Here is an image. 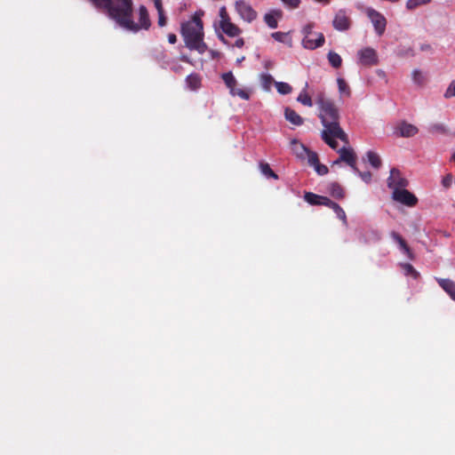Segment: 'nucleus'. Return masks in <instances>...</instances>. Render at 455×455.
Instances as JSON below:
<instances>
[{
    "label": "nucleus",
    "mask_w": 455,
    "mask_h": 455,
    "mask_svg": "<svg viewBox=\"0 0 455 455\" xmlns=\"http://www.w3.org/2000/svg\"><path fill=\"white\" fill-rule=\"evenodd\" d=\"M172 70L177 74H181L183 70V67L180 64H174L172 68Z\"/></svg>",
    "instance_id": "09e8293b"
},
{
    "label": "nucleus",
    "mask_w": 455,
    "mask_h": 455,
    "mask_svg": "<svg viewBox=\"0 0 455 455\" xmlns=\"http://www.w3.org/2000/svg\"><path fill=\"white\" fill-rule=\"evenodd\" d=\"M291 151L296 155L297 157L300 159H304L306 157V153L308 148L302 143H300L297 139H292L290 142Z\"/></svg>",
    "instance_id": "dca6fc26"
},
{
    "label": "nucleus",
    "mask_w": 455,
    "mask_h": 455,
    "mask_svg": "<svg viewBox=\"0 0 455 455\" xmlns=\"http://www.w3.org/2000/svg\"><path fill=\"white\" fill-rule=\"evenodd\" d=\"M155 6H156L158 13L164 12L161 0H155Z\"/></svg>",
    "instance_id": "8fccbe9b"
},
{
    "label": "nucleus",
    "mask_w": 455,
    "mask_h": 455,
    "mask_svg": "<svg viewBox=\"0 0 455 455\" xmlns=\"http://www.w3.org/2000/svg\"><path fill=\"white\" fill-rule=\"evenodd\" d=\"M220 16L221 18V20H229L228 14L227 12L226 7H221L220 10Z\"/></svg>",
    "instance_id": "49530a36"
},
{
    "label": "nucleus",
    "mask_w": 455,
    "mask_h": 455,
    "mask_svg": "<svg viewBox=\"0 0 455 455\" xmlns=\"http://www.w3.org/2000/svg\"><path fill=\"white\" fill-rule=\"evenodd\" d=\"M283 4L291 9H296L300 4V0H281Z\"/></svg>",
    "instance_id": "58836bf2"
},
{
    "label": "nucleus",
    "mask_w": 455,
    "mask_h": 455,
    "mask_svg": "<svg viewBox=\"0 0 455 455\" xmlns=\"http://www.w3.org/2000/svg\"><path fill=\"white\" fill-rule=\"evenodd\" d=\"M327 59L330 65L334 68H339L342 65V59L340 55L333 51H330L328 52Z\"/></svg>",
    "instance_id": "b1692460"
},
{
    "label": "nucleus",
    "mask_w": 455,
    "mask_h": 455,
    "mask_svg": "<svg viewBox=\"0 0 455 455\" xmlns=\"http://www.w3.org/2000/svg\"><path fill=\"white\" fill-rule=\"evenodd\" d=\"M391 237L399 244L404 254H406V256L409 259H413L412 251H411V248L408 246L405 240L398 233H396L395 231H393L391 233Z\"/></svg>",
    "instance_id": "a211bd4d"
},
{
    "label": "nucleus",
    "mask_w": 455,
    "mask_h": 455,
    "mask_svg": "<svg viewBox=\"0 0 455 455\" xmlns=\"http://www.w3.org/2000/svg\"><path fill=\"white\" fill-rule=\"evenodd\" d=\"M315 170L319 175H325L329 172L328 167L324 164H320V162L318 163V164L315 166Z\"/></svg>",
    "instance_id": "a19ab883"
},
{
    "label": "nucleus",
    "mask_w": 455,
    "mask_h": 455,
    "mask_svg": "<svg viewBox=\"0 0 455 455\" xmlns=\"http://www.w3.org/2000/svg\"><path fill=\"white\" fill-rule=\"evenodd\" d=\"M412 80L419 86H424L427 83V76L419 69L412 71Z\"/></svg>",
    "instance_id": "c756f323"
},
{
    "label": "nucleus",
    "mask_w": 455,
    "mask_h": 455,
    "mask_svg": "<svg viewBox=\"0 0 455 455\" xmlns=\"http://www.w3.org/2000/svg\"><path fill=\"white\" fill-rule=\"evenodd\" d=\"M341 162H342V160H340V156H339L337 160H335V161L333 162V165H335V164H339Z\"/></svg>",
    "instance_id": "5fc2aeb1"
},
{
    "label": "nucleus",
    "mask_w": 455,
    "mask_h": 455,
    "mask_svg": "<svg viewBox=\"0 0 455 455\" xmlns=\"http://www.w3.org/2000/svg\"><path fill=\"white\" fill-rule=\"evenodd\" d=\"M354 172H356L366 183H369L371 180V173L370 172H361L358 169Z\"/></svg>",
    "instance_id": "ea45409f"
},
{
    "label": "nucleus",
    "mask_w": 455,
    "mask_h": 455,
    "mask_svg": "<svg viewBox=\"0 0 455 455\" xmlns=\"http://www.w3.org/2000/svg\"><path fill=\"white\" fill-rule=\"evenodd\" d=\"M220 38H221V40H222L223 42H225V43H226V40H225V38H224V36H220Z\"/></svg>",
    "instance_id": "052dcab7"
},
{
    "label": "nucleus",
    "mask_w": 455,
    "mask_h": 455,
    "mask_svg": "<svg viewBox=\"0 0 455 455\" xmlns=\"http://www.w3.org/2000/svg\"><path fill=\"white\" fill-rule=\"evenodd\" d=\"M402 268L404 271V274L406 275H411L413 278H417L419 276V273L417 270L413 267V266L410 263H403L401 264Z\"/></svg>",
    "instance_id": "72a5a7b5"
},
{
    "label": "nucleus",
    "mask_w": 455,
    "mask_h": 455,
    "mask_svg": "<svg viewBox=\"0 0 455 455\" xmlns=\"http://www.w3.org/2000/svg\"><path fill=\"white\" fill-rule=\"evenodd\" d=\"M329 193L336 199H342L345 196L344 188L337 182H332L329 185Z\"/></svg>",
    "instance_id": "4be33fe9"
},
{
    "label": "nucleus",
    "mask_w": 455,
    "mask_h": 455,
    "mask_svg": "<svg viewBox=\"0 0 455 455\" xmlns=\"http://www.w3.org/2000/svg\"><path fill=\"white\" fill-rule=\"evenodd\" d=\"M180 60H182V61H184V62H188V63H190L189 59H188V56H186V55H181V56H180Z\"/></svg>",
    "instance_id": "864d4df0"
},
{
    "label": "nucleus",
    "mask_w": 455,
    "mask_h": 455,
    "mask_svg": "<svg viewBox=\"0 0 455 455\" xmlns=\"http://www.w3.org/2000/svg\"><path fill=\"white\" fill-rule=\"evenodd\" d=\"M306 156L307 157L308 164L312 166H315L319 163L318 155L311 150H307L306 153Z\"/></svg>",
    "instance_id": "c9c22d12"
},
{
    "label": "nucleus",
    "mask_w": 455,
    "mask_h": 455,
    "mask_svg": "<svg viewBox=\"0 0 455 455\" xmlns=\"http://www.w3.org/2000/svg\"><path fill=\"white\" fill-rule=\"evenodd\" d=\"M451 160L455 162V152L452 154L451 157Z\"/></svg>",
    "instance_id": "13d9d810"
},
{
    "label": "nucleus",
    "mask_w": 455,
    "mask_h": 455,
    "mask_svg": "<svg viewBox=\"0 0 455 455\" xmlns=\"http://www.w3.org/2000/svg\"><path fill=\"white\" fill-rule=\"evenodd\" d=\"M387 182L388 188L393 189V191L395 189L405 188L409 184L408 180L403 177L401 172L396 168L391 169L390 175L387 178Z\"/></svg>",
    "instance_id": "423d86ee"
},
{
    "label": "nucleus",
    "mask_w": 455,
    "mask_h": 455,
    "mask_svg": "<svg viewBox=\"0 0 455 455\" xmlns=\"http://www.w3.org/2000/svg\"><path fill=\"white\" fill-rule=\"evenodd\" d=\"M259 166L263 175H265L267 178L278 180V175L271 169L268 164L261 162L259 163Z\"/></svg>",
    "instance_id": "cd10ccee"
},
{
    "label": "nucleus",
    "mask_w": 455,
    "mask_h": 455,
    "mask_svg": "<svg viewBox=\"0 0 455 455\" xmlns=\"http://www.w3.org/2000/svg\"><path fill=\"white\" fill-rule=\"evenodd\" d=\"M444 97L445 98H451V97H455V82H451V84L449 85V87L447 88L445 93H444Z\"/></svg>",
    "instance_id": "79ce46f5"
},
{
    "label": "nucleus",
    "mask_w": 455,
    "mask_h": 455,
    "mask_svg": "<svg viewBox=\"0 0 455 455\" xmlns=\"http://www.w3.org/2000/svg\"><path fill=\"white\" fill-rule=\"evenodd\" d=\"M138 27L137 29H129L130 31L138 32L140 29H148L151 26L149 15L147 8L144 5H140L139 8V21L135 22Z\"/></svg>",
    "instance_id": "ddd939ff"
},
{
    "label": "nucleus",
    "mask_w": 455,
    "mask_h": 455,
    "mask_svg": "<svg viewBox=\"0 0 455 455\" xmlns=\"http://www.w3.org/2000/svg\"><path fill=\"white\" fill-rule=\"evenodd\" d=\"M367 13L368 17L370 18L371 21L374 26L376 33L379 36L383 35L387 26L386 18L381 13L373 9L368 10Z\"/></svg>",
    "instance_id": "6e6552de"
},
{
    "label": "nucleus",
    "mask_w": 455,
    "mask_h": 455,
    "mask_svg": "<svg viewBox=\"0 0 455 455\" xmlns=\"http://www.w3.org/2000/svg\"><path fill=\"white\" fill-rule=\"evenodd\" d=\"M244 44V41L243 38H238L235 42V44L234 46L237 47V48H241L243 47Z\"/></svg>",
    "instance_id": "603ef678"
},
{
    "label": "nucleus",
    "mask_w": 455,
    "mask_h": 455,
    "mask_svg": "<svg viewBox=\"0 0 455 455\" xmlns=\"http://www.w3.org/2000/svg\"><path fill=\"white\" fill-rule=\"evenodd\" d=\"M235 10L241 18L248 22H251L257 18V12L243 0L235 2Z\"/></svg>",
    "instance_id": "0eeeda50"
},
{
    "label": "nucleus",
    "mask_w": 455,
    "mask_h": 455,
    "mask_svg": "<svg viewBox=\"0 0 455 455\" xmlns=\"http://www.w3.org/2000/svg\"><path fill=\"white\" fill-rule=\"evenodd\" d=\"M282 11L273 10L264 15V21L270 28H276L278 26L277 20L282 18Z\"/></svg>",
    "instance_id": "2eb2a0df"
},
{
    "label": "nucleus",
    "mask_w": 455,
    "mask_h": 455,
    "mask_svg": "<svg viewBox=\"0 0 455 455\" xmlns=\"http://www.w3.org/2000/svg\"><path fill=\"white\" fill-rule=\"evenodd\" d=\"M186 83L191 90H196L201 86V78L198 74L193 73L187 76Z\"/></svg>",
    "instance_id": "5701e85b"
},
{
    "label": "nucleus",
    "mask_w": 455,
    "mask_h": 455,
    "mask_svg": "<svg viewBox=\"0 0 455 455\" xmlns=\"http://www.w3.org/2000/svg\"><path fill=\"white\" fill-rule=\"evenodd\" d=\"M315 103L319 107L318 117L323 126V130L321 132L322 140L332 149L338 148L336 139L348 144V136L340 127V116L335 103L326 98L323 92L317 94Z\"/></svg>",
    "instance_id": "f257e3e1"
},
{
    "label": "nucleus",
    "mask_w": 455,
    "mask_h": 455,
    "mask_svg": "<svg viewBox=\"0 0 455 455\" xmlns=\"http://www.w3.org/2000/svg\"><path fill=\"white\" fill-rule=\"evenodd\" d=\"M266 78L271 79L272 77H271V76H266Z\"/></svg>",
    "instance_id": "680f3d73"
},
{
    "label": "nucleus",
    "mask_w": 455,
    "mask_h": 455,
    "mask_svg": "<svg viewBox=\"0 0 455 455\" xmlns=\"http://www.w3.org/2000/svg\"><path fill=\"white\" fill-rule=\"evenodd\" d=\"M229 92L232 96H238L239 98L245 100H248L251 96L250 91L242 88H231V91Z\"/></svg>",
    "instance_id": "7c9ffc66"
},
{
    "label": "nucleus",
    "mask_w": 455,
    "mask_h": 455,
    "mask_svg": "<svg viewBox=\"0 0 455 455\" xmlns=\"http://www.w3.org/2000/svg\"><path fill=\"white\" fill-rule=\"evenodd\" d=\"M439 285L455 300V282L448 278L438 279Z\"/></svg>",
    "instance_id": "412c9836"
},
{
    "label": "nucleus",
    "mask_w": 455,
    "mask_h": 455,
    "mask_svg": "<svg viewBox=\"0 0 455 455\" xmlns=\"http://www.w3.org/2000/svg\"><path fill=\"white\" fill-rule=\"evenodd\" d=\"M297 100L307 107H312L313 101L311 97L303 90L298 96Z\"/></svg>",
    "instance_id": "473e14b6"
},
{
    "label": "nucleus",
    "mask_w": 455,
    "mask_h": 455,
    "mask_svg": "<svg viewBox=\"0 0 455 455\" xmlns=\"http://www.w3.org/2000/svg\"><path fill=\"white\" fill-rule=\"evenodd\" d=\"M168 41L170 44H175L177 42V36L175 34H169L168 35Z\"/></svg>",
    "instance_id": "3c124183"
},
{
    "label": "nucleus",
    "mask_w": 455,
    "mask_h": 455,
    "mask_svg": "<svg viewBox=\"0 0 455 455\" xmlns=\"http://www.w3.org/2000/svg\"><path fill=\"white\" fill-rule=\"evenodd\" d=\"M304 199L307 203H308L311 205H324L327 207H331V204L332 201L323 196H318L316 194H314L312 192H306L304 195Z\"/></svg>",
    "instance_id": "f8f14e48"
},
{
    "label": "nucleus",
    "mask_w": 455,
    "mask_h": 455,
    "mask_svg": "<svg viewBox=\"0 0 455 455\" xmlns=\"http://www.w3.org/2000/svg\"><path fill=\"white\" fill-rule=\"evenodd\" d=\"M358 62L362 66L371 67L379 63L377 52L371 47H365L357 52Z\"/></svg>",
    "instance_id": "20e7f679"
},
{
    "label": "nucleus",
    "mask_w": 455,
    "mask_h": 455,
    "mask_svg": "<svg viewBox=\"0 0 455 455\" xmlns=\"http://www.w3.org/2000/svg\"><path fill=\"white\" fill-rule=\"evenodd\" d=\"M340 160L350 166L354 171H357L356 155L352 148L343 147L338 150Z\"/></svg>",
    "instance_id": "9b49d317"
},
{
    "label": "nucleus",
    "mask_w": 455,
    "mask_h": 455,
    "mask_svg": "<svg viewBox=\"0 0 455 455\" xmlns=\"http://www.w3.org/2000/svg\"><path fill=\"white\" fill-rule=\"evenodd\" d=\"M391 237L399 244L404 254H406V256L409 259H413L412 251H411V248L408 246L405 240L398 233H396L395 231H393L391 233Z\"/></svg>",
    "instance_id": "6ab92c4d"
},
{
    "label": "nucleus",
    "mask_w": 455,
    "mask_h": 455,
    "mask_svg": "<svg viewBox=\"0 0 455 455\" xmlns=\"http://www.w3.org/2000/svg\"><path fill=\"white\" fill-rule=\"evenodd\" d=\"M325 37L323 33L314 34L313 36H304L302 44L306 49L315 50L323 45Z\"/></svg>",
    "instance_id": "9d476101"
},
{
    "label": "nucleus",
    "mask_w": 455,
    "mask_h": 455,
    "mask_svg": "<svg viewBox=\"0 0 455 455\" xmlns=\"http://www.w3.org/2000/svg\"><path fill=\"white\" fill-rule=\"evenodd\" d=\"M331 209L336 213L337 217L342 220L345 226H347V220L345 211L335 202L332 201L331 204Z\"/></svg>",
    "instance_id": "a878e982"
},
{
    "label": "nucleus",
    "mask_w": 455,
    "mask_h": 455,
    "mask_svg": "<svg viewBox=\"0 0 455 455\" xmlns=\"http://www.w3.org/2000/svg\"><path fill=\"white\" fill-rule=\"evenodd\" d=\"M428 132L432 134H447L448 128L443 124L436 123L432 124L427 128Z\"/></svg>",
    "instance_id": "bb28decb"
},
{
    "label": "nucleus",
    "mask_w": 455,
    "mask_h": 455,
    "mask_svg": "<svg viewBox=\"0 0 455 455\" xmlns=\"http://www.w3.org/2000/svg\"><path fill=\"white\" fill-rule=\"evenodd\" d=\"M271 36L277 42H281V43H283L284 42V39L285 37L287 36V34L286 33H283V32H274L272 33Z\"/></svg>",
    "instance_id": "37998d69"
},
{
    "label": "nucleus",
    "mask_w": 455,
    "mask_h": 455,
    "mask_svg": "<svg viewBox=\"0 0 455 455\" xmlns=\"http://www.w3.org/2000/svg\"><path fill=\"white\" fill-rule=\"evenodd\" d=\"M333 28L339 31H346L351 26V20L347 15L346 11L339 10L334 16L332 21Z\"/></svg>",
    "instance_id": "1a4fd4ad"
},
{
    "label": "nucleus",
    "mask_w": 455,
    "mask_h": 455,
    "mask_svg": "<svg viewBox=\"0 0 455 455\" xmlns=\"http://www.w3.org/2000/svg\"><path fill=\"white\" fill-rule=\"evenodd\" d=\"M166 24V17L164 12L158 13V25L164 27Z\"/></svg>",
    "instance_id": "a18cd8bd"
},
{
    "label": "nucleus",
    "mask_w": 455,
    "mask_h": 455,
    "mask_svg": "<svg viewBox=\"0 0 455 455\" xmlns=\"http://www.w3.org/2000/svg\"><path fill=\"white\" fill-rule=\"evenodd\" d=\"M243 60H244V57H242L241 59H238V60H237V62H238V63H240V62H242Z\"/></svg>",
    "instance_id": "bf43d9fd"
},
{
    "label": "nucleus",
    "mask_w": 455,
    "mask_h": 455,
    "mask_svg": "<svg viewBox=\"0 0 455 455\" xmlns=\"http://www.w3.org/2000/svg\"><path fill=\"white\" fill-rule=\"evenodd\" d=\"M275 88L280 94L286 95L291 92L292 87L284 82H276Z\"/></svg>",
    "instance_id": "2f4dec72"
},
{
    "label": "nucleus",
    "mask_w": 455,
    "mask_h": 455,
    "mask_svg": "<svg viewBox=\"0 0 455 455\" xmlns=\"http://www.w3.org/2000/svg\"><path fill=\"white\" fill-rule=\"evenodd\" d=\"M396 130L399 132V135L404 138L413 137L419 132V129L415 125L405 121L401 122L397 125Z\"/></svg>",
    "instance_id": "4468645a"
},
{
    "label": "nucleus",
    "mask_w": 455,
    "mask_h": 455,
    "mask_svg": "<svg viewBox=\"0 0 455 455\" xmlns=\"http://www.w3.org/2000/svg\"><path fill=\"white\" fill-rule=\"evenodd\" d=\"M392 198L393 200L408 207H413L418 204V198L416 196L406 188L395 189L393 191Z\"/></svg>",
    "instance_id": "39448f33"
},
{
    "label": "nucleus",
    "mask_w": 455,
    "mask_h": 455,
    "mask_svg": "<svg viewBox=\"0 0 455 455\" xmlns=\"http://www.w3.org/2000/svg\"><path fill=\"white\" fill-rule=\"evenodd\" d=\"M97 5L99 6H102V7H106L108 4H109V3L111 2V0H92Z\"/></svg>",
    "instance_id": "de8ad7c7"
},
{
    "label": "nucleus",
    "mask_w": 455,
    "mask_h": 455,
    "mask_svg": "<svg viewBox=\"0 0 455 455\" xmlns=\"http://www.w3.org/2000/svg\"><path fill=\"white\" fill-rule=\"evenodd\" d=\"M181 36L186 47L191 51H196L203 54L207 51V45L204 42V28L202 20L194 16L192 20L181 24Z\"/></svg>",
    "instance_id": "f03ea898"
},
{
    "label": "nucleus",
    "mask_w": 455,
    "mask_h": 455,
    "mask_svg": "<svg viewBox=\"0 0 455 455\" xmlns=\"http://www.w3.org/2000/svg\"><path fill=\"white\" fill-rule=\"evenodd\" d=\"M316 2H323V3H325V4H329L330 3V0H315Z\"/></svg>",
    "instance_id": "6e6d98bb"
},
{
    "label": "nucleus",
    "mask_w": 455,
    "mask_h": 455,
    "mask_svg": "<svg viewBox=\"0 0 455 455\" xmlns=\"http://www.w3.org/2000/svg\"><path fill=\"white\" fill-rule=\"evenodd\" d=\"M431 1L432 0H408L406 3V7L409 10H414L420 5L430 3Z\"/></svg>",
    "instance_id": "f704fd0d"
},
{
    "label": "nucleus",
    "mask_w": 455,
    "mask_h": 455,
    "mask_svg": "<svg viewBox=\"0 0 455 455\" xmlns=\"http://www.w3.org/2000/svg\"><path fill=\"white\" fill-rule=\"evenodd\" d=\"M111 19L125 29H137L132 18L133 7L132 0H111L105 7Z\"/></svg>",
    "instance_id": "7ed1b4c3"
},
{
    "label": "nucleus",
    "mask_w": 455,
    "mask_h": 455,
    "mask_svg": "<svg viewBox=\"0 0 455 455\" xmlns=\"http://www.w3.org/2000/svg\"><path fill=\"white\" fill-rule=\"evenodd\" d=\"M339 91L341 93H347V95L350 94V89L346 81L343 78H338L337 79Z\"/></svg>",
    "instance_id": "e433bc0d"
},
{
    "label": "nucleus",
    "mask_w": 455,
    "mask_h": 455,
    "mask_svg": "<svg viewBox=\"0 0 455 455\" xmlns=\"http://www.w3.org/2000/svg\"><path fill=\"white\" fill-rule=\"evenodd\" d=\"M284 116L285 119L291 124L299 126L303 124V118L293 109L291 108H286L284 109Z\"/></svg>",
    "instance_id": "aec40b11"
},
{
    "label": "nucleus",
    "mask_w": 455,
    "mask_h": 455,
    "mask_svg": "<svg viewBox=\"0 0 455 455\" xmlns=\"http://www.w3.org/2000/svg\"><path fill=\"white\" fill-rule=\"evenodd\" d=\"M429 48H430L429 45L421 46V50H427V49H429Z\"/></svg>",
    "instance_id": "4d7b16f0"
},
{
    "label": "nucleus",
    "mask_w": 455,
    "mask_h": 455,
    "mask_svg": "<svg viewBox=\"0 0 455 455\" xmlns=\"http://www.w3.org/2000/svg\"><path fill=\"white\" fill-rule=\"evenodd\" d=\"M220 28L223 32L229 36H236L241 33L240 28L236 25L233 24L230 20H220Z\"/></svg>",
    "instance_id": "f3484780"
},
{
    "label": "nucleus",
    "mask_w": 455,
    "mask_h": 455,
    "mask_svg": "<svg viewBox=\"0 0 455 455\" xmlns=\"http://www.w3.org/2000/svg\"><path fill=\"white\" fill-rule=\"evenodd\" d=\"M453 176L451 173H447L442 180V185L444 188L448 189L451 188L452 183Z\"/></svg>",
    "instance_id": "4c0bfd02"
},
{
    "label": "nucleus",
    "mask_w": 455,
    "mask_h": 455,
    "mask_svg": "<svg viewBox=\"0 0 455 455\" xmlns=\"http://www.w3.org/2000/svg\"><path fill=\"white\" fill-rule=\"evenodd\" d=\"M366 156H367L368 162L373 168L379 169L381 166L382 162H381L379 156L377 153H375L373 151H368L366 153Z\"/></svg>",
    "instance_id": "393cba45"
},
{
    "label": "nucleus",
    "mask_w": 455,
    "mask_h": 455,
    "mask_svg": "<svg viewBox=\"0 0 455 455\" xmlns=\"http://www.w3.org/2000/svg\"><path fill=\"white\" fill-rule=\"evenodd\" d=\"M313 28H314L313 23H309V24L306 25L303 28L304 36H309V35L313 36L314 34H317L316 32L313 31Z\"/></svg>",
    "instance_id": "c03bdc74"
},
{
    "label": "nucleus",
    "mask_w": 455,
    "mask_h": 455,
    "mask_svg": "<svg viewBox=\"0 0 455 455\" xmlns=\"http://www.w3.org/2000/svg\"><path fill=\"white\" fill-rule=\"evenodd\" d=\"M221 78L224 81L226 86L229 89V92L231 91V88L236 87L237 81L232 72L222 74Z\"/></svg>",
    "instance_id": "c85d7f7f"
}]
</instances>
